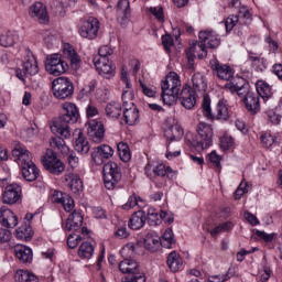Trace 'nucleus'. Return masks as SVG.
Instances as JSON below:
<instances>
[{
	"label": "nucleus",
	"instance_id": "nucleus-57",
	"mask_svg": "<svg viewBox=\"0 0 282 282\" xmlns=\"http://www.w3.org/2000/svg\"><path fill=\"white\" fill-rule=\"evenodd\" d=\"M237 23H239V15H230L229 18H227L225 21V28L227 32L232 31Z\"/></svg>",
	"mask_w": 282,
	"mask_h": 282
},
{
	"label": "nucleus",
	"instance_id": "nucleus-34",
	"mask_svg": "<svg viewBox=\"0 0 282 282\" xmlns=\"http://www.w3.org/2000/svg\"><path fill=\"white\" fill-rule=\"evenodd\" d=\"M14 252L17 259H19V261L22 263H30V261H32V249L23 245H17L14 247Z\"/></svg>",
	"mask_w": 282,
	"mask_h": 282
},
{
	"label": "nucleus",
	"instance_id": "nucleus-45",
	"mask_svg": "<svg viewBox=\"0 0 282 282\" xmlns=\"http://www.w3.org/2000/svg\"><path fill=\"white\" fill-rule=\"evenodd\" d=\"M17 43V34L14 32H7L0 35V45L2 47H12Z\"/></svg>",
	"mask_w": 282,
	"mask_h": 282
},
{
	"label": "nucleus",
	"instance_id": "nucleus-43",
	"mask_svg": "<svg viewBox=\"0 0 282 282\" xmlns=\"http://www.w3.org/2000/svg\"><path fill=\"white\" fill-rule=\"evenodd\" d=\"M15 282H39V278L30 271L18 270L15 272Z\"/></svg>",
	"mask_w": 282,
	"mask_h": 282
},
{
	"label": "nucleus",
	"instance_id": "nucleus-36",
	"mask_svg": "<svg viewBox=\"0 0 282 282\" xmlns=\"http://www.w3.org/2000/svg\"><path fill=\"white\" fill-rule=\"evenodd\" d=\"M22 175L26 182H34L39 180V167L34 163L24 164Z\"/></svg>",
	"mask_w": 282,
	"mask_h": 282
},
{
	"label": "nucleus",
	"instance_id": "nucleus-54",
	"mask_svg": "<svg viewBox=\"0 0 282 282\" xmlns=\"http://www.w3.org/2000/svg\"><path fill=\"white\" fill-rule=\"evenodd\" d=\"M80 241H83V238L80 236H76V234H70L67 238V246L68 248L74 250V248L78 247V243H80Z\"/></svg>",
	"mask_w": 282,
	"mask_h": 282
},
{
	"label": "nucleus",
	"instance_id": "nucleus-46",
	"mask_svg": "<svg viewBox=\"0 0 282 282\" xmlns=\"http://www.w3.org/2000/svg\"><path fill=\"white\" fill-rule=\"evenodd\" d=\"M119 158L122 162H129L131 160V150L124 142H120L117 145Z\"/></svg>",
	"mask_w": 282,
	"mask_h": 282
},
{
	"label": "nucleus",
	"instance_id": "nucleus-21",
	"mask_svg": "<svg viewBox=\"0 0 282 282\" xmlns=\"http://www.w3.org/2000/svg\"><path fill=\"white\" fill-rule=\"evenodd\" d=\"M113 156V148L109 145H99L94 149L91 153V159L94 160L95 164H100L101 160H109V158Z\"/></svg>",
	"mask_w": 282,
	"mask_h": 282
},
{
	"label": "nucleus",
	"instance_id": "nucleus-40",
	"mask_svg": "<svg viewBox=\"0 0 282 282\" xmlns=\"http://www.w3.org/2000/svg\"><path fill=\"white\" fill-rule=\"evenodd\" d=\"M257 95L262 97V99L270 100V97L272 96V88H270V85L265 82H258L256 84Z\"/></svg>",
	"mask_w": 282,
	"mask_h": 282
},
{
	"label": "nucleus",
	"instance_id": "nucleus-10",
	"mask_svg": "<svg viewBox=\"0 0 282 282\" xmlns=\"http://www.w3.org/2000/svg\"><path fill=\"white\" fill-rule=\"evenodd\" d=\"M42 164L48 173H52V175H61V173L65 171V164L59 161L58 156L51 149L46 150V153L42 159Z\"/></svg>",
	"mask_w": 282,
	"mask_h": 282
},
{
	"label": "nucleus",
	"instance_id": "nucleus-61",
	"mask_svg": "<svg viewBox=\"0 0 282 282\" xmlns=\"http://www.w3.org/2000/svg\"><path fill=\"white\" fill-rule=\"evenodd\" d=\"M148 10L151 14H153V17H155V19H158V21H164V10L162 7H151Z\"/></svg>",
	"mask_w": 282,
	"mask_h": 282
},
{
	"label": "nucleus",
	"instance_id": "nucleus-41",
	"mask_svg": "<svg viewBox=\"0 0 282 282\" xmlns=\"http://www.w3.org/2000/svg\"><path fill=\"white\" fill-rule=\"evenodd\" d=\"M15 235L18 239H22V241H30L34 232L32 231V227L30 226V224H25L17 229Z\"/></svg>",
	"mask_w": 282,
	"mask_h": 282
},
{
	"label": "nucleus",
	"instance_id": "nucleus-29",
	"mask_svg": "<svg viewBox=\"0 0 282 282\" xmlns=\"http://www.w3.org/2000/svg\"><path fill=\"white\" fill-rule=\"evenodd\" d=\"M119 270L122 274H135L140 272V264L131 258H124L119 262Z\"/></svg>",
	"mask_w": 282,
	"mask_h": 282
},
{
	"label": "nucleus",
	"instance_id": "nucleus-27",
	"mask_svg": "<svg viewBox=\"0 0 282 282\" xmlns=\"http://www.w3.org/2000/svg\"><path fill=\"white\" fill-rule=\"evenodd\" d=\"M164 137L170 142L182 140L184 137V129L178 123H173L164 129Z\"/></svg>",
	"mask_w": 282,
	"mask_h": 282
},
{
	"label": "nucleus",
	"instance_id": "nucleus-58",
	"mask_svg": "<svg viewBox=\"0 0 282 282\" xmlns=\"http://www.w3.org/2000/svg\"><path fill=\"white\" fill-rule=\"evenodd\" d=\"M267 116L271 122V124H281V119H282V116L279 115L276 111L274 110H268L267 111Z\"/></svg>",
	"mask_w": 282,
	"mask_h": 282
},
{
	"label": "nucleus",
	"instance_id": "nucleus-53",
	"mask_svg": "<svg viewBox=\"0 0 282 282\" xmlns=\"http://www.w3.org/2000/svg\"><path fill=\"white\" fill-rule=\"evenodd\" d=\"M220 147L224 149V151H228V149H232L235 147V139L229 135H224L220 139Z\"/></svg>",
	"mask_w": 282,
	"mask_h": 282
},
{
	"label": "nucleus",
	"instance_id": "nucleus-2",
	"mask_svg": "<svg viewBox=\"0 0 282 282\" xmlns=\"http://www.w3.org/2000/svg\"><path fill=\"white\" fill-rule=\"evenodd\" d=\"M162 100L169 107L177 102L182 89V80L175 72H170L161 83Z\"/></svg>",
	"mask_w": 282,
	"mask_h": 282
},
{
	"label": "nucleus",
	"instance_id": "nucleus-3",
	"mask_svg": "<svg viewBox=\"0 0 282 282\" xmlns=\"http://www.w3.org/2000/svg\"><path fill=\"white\" fill-rule=\"evenodd\" d=\"M198 39L199 42H195L191 45V51L202 52L198 54V58L200 59L208 56V51H206V47H209V50H215L221 44L219 35H217V33L214 31H200Z\"/></svg>",
	"mask_w": 282,
	"mask_h": 282
},
{
	"label": "nucleus",
	"instance_id": "nucleus-9",
	"mask_svg": "<svg viewBox=\"0 0 282 282\" xmlns=\"http://www.w3.org/2000/svg\"><path fill=\"white\" fill-rule=\"evenodd\" d=\"M225 89L231 94H237L242 101L253 93L252 89H250V84L243 77L234 78L232 82L225 85Z\"/></svg>",
	"mask_w": 282,
	"mask_h": 282
},
{
	"label": "nucleus",
	"instance_id": "nucleus-28",
	"mask_svg": "<svg viewBox=\"0 0 282 282\" xmlns=\"http://www.w3.org/2000/svg\"><path fill=\"white\" fill-rule=\"evenodd\" d=\"M242 102L247 111H249L251 116L259 113L261 109V102L259 100V96L257 95V93L250 94L248 97L245 98Z\"/></svg>",
	"mask_w": 282,
	"mask_h": 282
},
{
	"label": "nucleus",
	"instance_id": "nucleus-19",
	"mask_svg": "<svg viewBox=\"0 0 282 282\" xmlns=\"http://www.w3.org/2000/svg\"><path fill=\"white\" fill-rule=\"evenodd\" d=\"M30 17L36 19L39 23L45 24L50 22V15H47V8L41 2H35L29 10Z\"/></svg>",
	"mask_w": 282,
	"mask_h": 282
},
{
	"label": "nucleus",
	"instance_id": "nucleus-50",
	"mask_svg": "<svg viewBox=\"0 0 282 282\" xmlns=\"http://www.w3.org/2000/svg\"><path fill=\"white\" fill-rule=\"evenodd\" d=\"M230 228H232V223H230V221L223 223V224L218 225L217 227H215L210 231V235H212V237H217V235H219V232H226V231L230 230Z\"/></svg>",
	"mask_w": 282,
	"mask_h": 282
},
{
	"label": "nucleus",
	"instance_id": "nucleus-14",
	"mask_svg": "<svg viewBox=\"0 0 282 282\" xmlns=\"http://www.w3.org/2000/svg\"><path fill=\"white\" fill-rule=\"evenodd\" d=\"M93 63L100 76L104 78H113L116 74V65L109 59H100V57H94Z\"/></svg>",
	"mask_w": 282,
	"mask_h": 282
},
{
	"label": "nucleus",
	"instance_id": "nucleus-17",
	"mask_svg": "<svg viewBox=\"0 0 282 282\" xmlns=\"http://www.w3.org/2000/svg\"><path fill=\"white\" fill-rule=\"evenodd\" d=\"M0 224L3 228H17L19 226V218L10 208L2 206L0 208Z\"/></svg>",
	"mask_w": 282,
	"mask_h": 282
},
{
	"label": "nucleus",
	"instance_id": "nucleus-55",
	"mask_svg": "<svg viewBox=\"0 0 282 282\" xmlns=\"http://www.w3.org/2000/svg\"><path fill=\"white\" fill-rule=\"evenodd\" d=\"M124 282H147V276H144V273L139 271L126 276Z\"/></svg>",
	"mask_w": 282,
	"mask_h": 282
},
{
	"label": "nucleus",
	"instance_id": "nucleus-59",
	"mask_svg": "<svg viewBox=\"0 0 282 282\" xmlns=\"http://www.w3.org/2000/svg\"><path fill=\"white\" fill-rule=\"evenodd\" d=\"M122 102H123V108L124 107H129V105H131V102H133V91L132 90H123L122 93Z\"/></svg>",
	"mask_w": 282,
	"mask_h": 282
},
{
	"label": "nucleus",
	"instance_id": "nucleus-48",
	"mask_svg": "<svg viewBox=\"0 0 282 282\" xmlns=\"http://www.w3.org/2000/svg\"><path fill=\"white\" fill-rule=\"evenodd\" d=\"M51 8L57 17H65V9L67 8V4L61 0H55L51 4Z\"/></svg>",
	"mask_w": 282,
	"mask_h": 282
},
{
	"label": "nucleus",
	"instance_id": "nucleus-63",
	"mask_svg": "<svg viewBox=\"0 0 282 282\" xmlns=\"http://www.w3.org/2000/svg\"><path fill=\"white\" fill-rule=\"evenodd\" d=\"M260 140L263 144V147H265L267 149L272 147V144H274V137H272V134L270 133H264L260 137Z\"/></svg>",
	"mask_w": 282,
	"mask_h": 282
},
{
	"label": "nucleus",
	"instance_id": "nucleus-16",
	"mask_svg": "<svg viewBox=\"0 0 282 282\" xmlns=\"http://www.w3.org/2000/svg\"><path fill=\"white\" fill-rule=\"evenodd\" d=\"M87 133L93 142L98 144L102 142L105 138V124L100 121L91 120L88 122Z\"/></svg>",
	"mask_w": 282,
	"mask_h": 282
},
{
	"label": "nucleus",
	"instance_id": "nucleus-42",
	"mask_svg": "<svg viewBox=\"0 0 282 282\" xmlns=\"http://www.w3.org/2000/svg\"><path fill=\"white\" fill-rule=\"evenodd\" d=\"M160 243L162 248L171 249L173 246H175V238L173 235V229L169 228L164 231L162 235V238H160Z\"/></svg>",
	"mask_w": 282,
	"mask_h": 282
},
{
	"label": "nucleus",
	"instance_id": "nucleus-32",
	"mask_svg": "<svg viewBox=\"0 0 282 282\" xmlns=\"http://www.w3.org/2000/svg\"><path fill=\"white\" fill-rule=\"evenodd\" d=\"M65 140H69V138H63V135L57 134V137L51 138L50 144L53 149L59 151L62 155H69V147H67Z\"/></svg>",
	"mask_w": 282,
	"mask_h": 282
},
{
	"label": "nucleus",
	"instance_id": "nucleus-51",
	"mask_svg": "<svg viewBox=\"0 0 282 282\" xmlns=\"http://www.w3.org/2000/svg\"><path fill=\"white\" fill-rule=\"evenodd\" d=\"M135 254V243L130 242L127 243L122 249H121V256L124 257L126 259H131Z\"/></svg>",
	"mask_w": 282,
	"mask_h": 282
},
{
	"label": "nucleus",
	"instance_id": "nucleus-44",
	"mask_svg": "<svg viewBox=\"0 0 282 282\" xmlns=\"http://www.w3.org/2000/svg\"><path fill=\"white\" fill-rule=\"evenodd\" d=\"M80 259H91L94 257V245L91 242H83L78 249Z\"/></svg>",
	"mask_w": 282,
	"mask_h": 282
},
{
	"label": "nucleus",
	"instance_id": "nucleus-25",
	"mask_svg": "<svg viewBox=\"0 0 282 282\" xmlns=\"http://www.w3.org/2000/svg\"><path fill=\"white\" fill-rule=\"evenodd\" d=\"M22 72L25 76H36L39 74V62L36 57L32 54H28L24 58Z\"/></svg>",
	"mask_w": 282,
	"mask_h": 282
},
{
	"label": "nucleus",
	"instance_id": "nucleus-1",
	"mask_svg": "<svg viewBox=\"0 0 282 282\" xmlns=\"http://www.w3.org/2000/svg\"><path fill=\"white\" fill-rule=\"evenodd\" d=\"M63 115L51 126V131L55 135H62V138H72L69 124H75V122H78L80 115L78 113V108L76 105L72 102L63 104Z\"/></svg>",
	"mask_w": 282,
	"mask_h": 282
},
{
	"label": "nucleus",
	"instance_id": "nucleus-64",
	"mask_svg": "<svg viewBox=\"0 0 282 282\" xmlns=\"http://www.w3.org/2000/svg\"><path fill=\"white\" fill-rule=\"evenodd\" d=\"M163 47L166 52H171V47H173V37L170 34H165L162 36Z\"/></svg>",
	"mask_w": 282,
	"mask_h": 282
},
{
	"label": "nucleus",
	"instance_id": "nucleus-23",
	"mask_svg": "<svg viewBox=\"0 0 282 282\" xmlns=\"http://www.w3.org/2000/svg\"><path fill=\"white\" fill-rule=\"evenodd\" d=\"M177 99L185 109H193L197 102L195 100V94L191 87H183L181 94H178Z\"/></svg>",
	"mask_w": 282,
	"mask_h": 282
},
{
	"label": "nucleus",
	"instance_id": "nucleus-5",
	"mask_svg": "<svg viewBox=\"0 0 282 282\" xmlns=\"http://www.w3.org/2000/svg\"><path fill=\"white\" fill-rule=\"evenodd\" d=\"M203 116L208 118V120H220V122H226L230 119V112L228 111V106L224 100L218 101L216 105L215 112L210 109V96L204 95L202 101Z\"/></svg>",
	"mask_w": 282,
	"mask_h": 282
},
{
	"label": "nucleus",
	"instance_id": "nucleus-13",
	"mask_svg": "<svg viewBox=\"0 0 282 282\" xmlns=\"http://www.w3.org/2000/svg\"><path fill=\"white\" fill-rule=\"evenodd\" d=\"M210 68L213 72H215L217 78L220 80H230L231 78H235V70L232 67L226 64H221L217 61V58H214L209 62Z\"/></svg>",
	"mask_w": 282,
	"mask_h": 282
},
{
	"label": "nucleus",
	"instance_id": "nucleus-8",
	"mask_svg": "<svg viewBox=\"0 0 282 282\" xmlns=\"http://www.w3.org/2000/svg\"><path fill=\"white\" fill-rule=\"evenodd\" d=\"M45 69L51 76H61L69 69L61 54H52L46 57Z\"/></svg>",
	"mask_w": 282,
	"mask_h": 282
},
{
	"label": "nucleus",
	"instance_id": "nucleus-52",
	"mask_svg": "<svg viewBox=\"0 0 282 282\" xmlns=\"http://www.w3.org/2000/svg\"><path fill=\"white\" fill-rule=\"evenodd\" d=\"M231 276H235V269L229 268L226 274L212 276V281L210 282H226Z\"/></svg>",
	"mask_w": 282,
	"mask_h": 282
},
{
	"label": "nucleus",
	"instance_id": "nucleus-60",
	"mask_svg": "<svg viewBox=\"0 0 282 282\" xmlns=\"http://www.w3.org/2000/svg\"><path fill=\"white\" fill-rule=\"evenodd\" d=\"M238 17H240V19H243L246 24L252 21V14H250L248 7H240Z\"/></svg>",
	"mask_w": 282,
	"mask_h": 282
},
{
	"label": "nucleus",
	"instance_id": "nucleus-18",
	"mask_svg": "<svg viewBox=\"0 0 282 282\" xmlns=\"http://www.w3.org/2000/svg\"><path fill=\"white\" fill-rule=\"evenodd\" d=\"M171 173H173L171 166L166 167V165L162 163L156 165L148 164L145 166V175H148V177H171Z\"/></svg>",
	"mask_w": 282,
	"mask_h": 282
},
{
	"label": "nucleus",
	"instance_id": "nucleus-22",
	"mask_svg": "<svg viewBox=\"0 0 282 282\" xmlns=\"http://www.w3.org/2000/svg\"><path fill=\"white\" fill-rule=\"evenodd\" d=\"M76 133H77V138L75 139L74 149L75 151H77V153H80L82 155H87L90 149L89 141L83 133V130L76 129L74 132V135H76Z\"/></svg>",
	"mask_w": 282,
	"mask_h": 282
},
{
	"label": "nucleus",
	"instance_id": "nucleus-38",
	"mask_svg": "<svg viewBox=\"0 0 282 282\" xmlns=\"http://www.w3.org/2000/svg\"><path fill=\"white\" fill-rule=\"evenodd\" d=\"M193 89L194 91H198L199 94H204L208 88V84L206 83V77L200 73H196L192 77Z\"/></svg>",
	"mask_w": 282,
	"mask_h": 282
},
{
	"label": "nucleus",
	"instance_id": "nucleus-49",
	"mask_svg": "<svg viewBox=\"0 0 282 282\" xmlns=\"http://www.w3.org/2000/svg\"><path fill=\"white\" fill-rule=\"evenodd\" d=\"M111 54H113V48L109 45H104L99 48L98 55L95 57H99L101 61H109V56H111Z\"/></svg>",
	"mask_w": 282,
	"mask_h": 282
},
{
	"label": "nucleus",
	"instance_id": "nucleus-12",
	"mask_svg": "<svg viewBox=\"0 0 282 282\" xmlns=\"http://www.w3.org/2000/svg\"><path fill=\"white\" fill-rule=\"evenodd\" d=\"M22 193L21 186L17 183L8 185L2 193V202L9 206L21 204Z\"/></svg>",
	"mask_w": 282,
	"mask_h": 282
},
{
	"label": "nucleus",
	"instance_id": "nucleus-24",
	"mask_svg": "<svg viewBox=\"0 0 282 282\" xmlns=\"http://www.w3.org/2000/svg\"><path fill=\"white\" fill-rule=\"evenodd\" d=\"M118 22L121 25H127L129 23V14H131V4L129 0H119L117 4Z\"/></svg>",
	"mask_w": 282,
	"mask_h": 282
},
{
	"label": "nucleus",
	"instance_id": "nucleus-30",
	"mask_svg": "<svg viewBox=\"0 0 282 282\" xmlns=\"http://www.w3.org/2000/svg\"><path fill=\"white\" fill-rule=\"evenodd\" d=\"M82 227H83V215H80V213L78 212H73L66 220V225H65L66 230H68V232H72V230H74V232H78V230H80Z\"/></svg>",
	"mask_w": 282,
	"mask_h": 282
},
{
	"label": "nucleus",
	"instance_id": "nucleus-31",
	"mask_svg": "<svg viewBox=\"0 0 282 282\" xmlns=\"http://www.w3.org/2000/svg\"><path fill=\"white\" fill-rule=\"evenodd\" d=\"M144 224H147V213H144V210H139L132 214L128 226L131 230H140V228L144 227Z\"/></svg>",
	"mask_w": 282,
	"mask_h": 282
},
{
	"label": "nucleus",
	"instance_id": "nucleus-47",
	"mask_svg": "<svg viewBox=\"0 0 282 282\" xmlns=\"http://www.w3.org/2000/svg\"><path fill=\"white\" fill-rule=\"evenodd\" d=\"M148 221L150 226H160L162 218L160 217V214H158V209L153 207L148 209Z\"/></svg>",
	"mask_w": 282,
	"mask_h": 282
},
{
	"label": "nucleus",
	"instance_id": "nucleus-7",
	"mask_svg": "<svg viewBox=\"0 0 282 282\" xmlns=\"http://www.w3.org/2000/svg\"><path fill=\"white\" fill-rule=\"evenodd\" d=\"M53 96L57 100H67L74 96V83L67 77H58L52 82Z\"/></svg>",
	"mask_w": 282,
	"mask_h": 282
},
{
	"label": "nucleus",
	"instance_id": "nucleus-15",
	"mask_svg": "<svg viewBox=\"0 0 282 282\" xmlns=\"http://www.w3.org/2000/svg\"><path fill=\"white\" fill-rule=\"evenodd\" d=\"M12 155H13L15 162H19V164H21V167H23L24 164H33L34 163V162H32V153L30 151H28V149H25L23 147V144H21L18 141L14 142Z\"/></svg>",
	"mask_w": 282,
	"mask_h": 282
},
{
	"label": "nucleus",
	"instance_id": "nucleus-6",
	"mask_svg": "<svg viewBox=\"0 0 282 282\" xmlns=\"http://www.w3.org/2000/svg\"><path fill=\"white\" fill-rule=\"evenodd\" d=\"M104 184L108 191H113L116 185L122 180V169L113 161H109L104 165Z\"/></svg>",
	"mask_w": 282,
	"mask_h": 282
},
{
	"label": "nucleus",
	"instance_id": "nucleus-33",
	"mask_svg": "<svg viewBox=\"0 0 282 282\" xmlns=\"http://www.w3.org/2000/svg\"><path fill=\"white\" fill-rule=\"evenodd\" d=\"M64 181L68 184L73 193H80L83 191V181L78 174H66Z\"/></svg>",
	"mask_w": 282,
	"mask_h": 282
},
{
	"label": "nucleus",
	"instance_id": "nucleus-37",
	"mask_svg": "<svg viewBox=\"0 0 282 282\" xmlns=\"http://www.w3.org/2000/svg\"><path fill=\"white\" fill-rule=\"evenodd\" d=\"M143 246L147 250H150V252H158V249L162 246L160 242V236H156L155 234H148Z\"/></svg>",
	"mask_w": 282,
	"mask_h": 282
},
{
	"label": "nucleus",
	"instance_id": "nucleus-62",
	"mask_svg": "<svg viewBox=\"0 0 282 282\" xmlns=\"http://www.w3.org/2000/svg\"><path fill=\"white\" fill-rule=\"evenodd\" d=\"M98 86V82L96 79H93L85 84L84 88L82 89L83 94H91L96 90V87Z\"/></svg>",
	"mask_w": 282,
	"mask_h": 282
},
{
	"label": "nucleus",
	"instance_id": "nucleus-11",
	"mask_svg": "<svg viewBox=\"0 0 282 282\" xmlns=\"http://www.w3.org/2000/svg\"><path fill=\"white\" fill-rule=\"evenodd\" d=\"M100 30V21L97 18L90 17L82 23L78 29V33L82 39H87L88 41H94L98 39V32Z\"/></svg>",
	"mask_w": 282,
	"mask_h": 282
},
{
	"label": "nucleus",
	"instance_id": "nucleus-4",
	"mask_svg": "<svg viewBox=\"0 0 282 282\" xmlns=\"http://www.w3.org/2000/svg\"><path fill=\"white\" fill-rule=\"evenodd\" d=\"M196 137H187V144L194 149H208L213 144V126L206 122H199Z\"/></svg>",
	"mask_w": 282,
	"mask_h": 282
},
{
	"label": "nucleus",
	"instance_id": "nucleus-56",
	"mask_svg": "<svg viewBox=\"0 0 282 282\" xmlns=\"http://www.w3.org/2000/svg\"><path fill=\"white\" fill-rule=\"evenodd\" d=\"M62 206L66 213H72L74 210V198L69 194L65 195L64 200H62Z\"/></svg>",
	"mask_w": 282,
	"mask_h": 282
},
{
	"label": "nucleus",
	"instance_id": "nucleus-20",
	"mask_svg": "<svg viewBox=\"0 0 282 282\" xmlns=\"http://www.w3.org/2000/svg\"><path fill=\"white\" fill-rule=\"evenodd\" d=\"M123 120L130 127L140 122V110H138L135 104L130 102L129 107L123 108Z\"/></svg>",
	"mask_w": 282,
	"mask_h": 282
},
{
	"label": "nucleus",
	"instance_id": "nucleus-26",
	"mask_svg": "<svg viewBox=\"0 0 282 282\" xmlns=\"http://www.w3.org/2000/svg\"><path fill=\"white\" fill-rule=\"evenodd\" d=\"M63 52L65 58L69 61L72 69H80V56L78 55L76 50H74V46L65 44Z\"/></svg>",
	"mask_w": 282,
	"mask_h": 282
},
{
	"label": "nucleus",
	"instance_id": "nucleus-39",
	"mask_svg": "<svg viewBox=\"0 0 282 282\" xmlns=\"http://www.w3.org/2000/svg\"><path fill=\"white\" fill-rule=\"evenodd\" d=\"M105 111L108 118L118 119L119 116H122V105L118 101H110L106 105Z\"/></svg>",
	"mask_w": 282,
	"mask_h": 282
},
{
	"label": "nucleus",
	"instance_id": "nucleus-35",
	"mask_svg": "<svg viewBox=\"0 0 282 282\" xmlns=\"http://www.w3.org/2000/svg\"><path fill=\"white\" fill-rule=\"evenodd\" d=\"M166 263L171 272H178L182 265L184 264L182 256H180L177 251H172L171 253H169Z\"/></svg>",
	"mask_w": 282,
	"mask_h": 282
}]
</instances>
